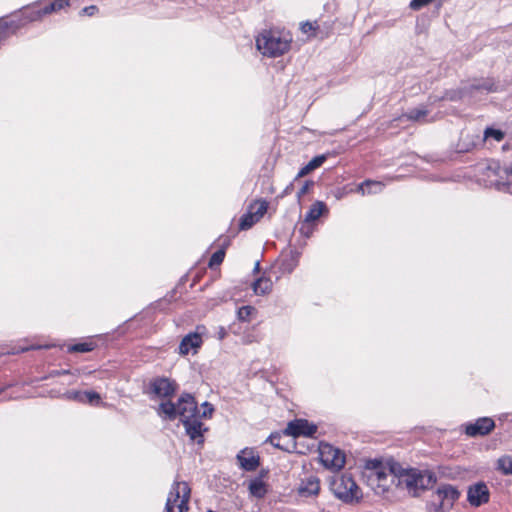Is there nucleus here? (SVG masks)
Masks as SVG:
<instances>
[{
	"instance_id": "1",
	"label": "nucleus",
	"mask_w": 512,
	"mask_h": 512,
	"mask_svg": "<svg viewBox=\"0 0 512 512\" xmlns=\"http://www.w3.org/2000/svg\"><path fill=\"white\" fill-rule=\"evenodd\" d=\"M366 477L368 485L376 494H384L391 484L403 486L413 495L428 489L436 482V476L428 470L405 467L390 459L386 462L370 461L367 465Z\"/></svg>"
},
{
	"instance_id": "2",
	"label": "nucleus",
	"mask_w": 512,
	"mask_h": 512,
	"mask_svg": "<svg viewBox=\"0 0 512 512\" xmlns=\"http://www.w3.org/2000/svg\"><path fill=\"white\" fill-rule=\"evenodd\" d=\"M292 36L279 29L263 30L256 38L257 49L267 57H279L289 51Z\"/></svg>"
},
{
	"instance_id": "3",
	"label": "nucleus",
	"mask_w": 512,
	"mask_h": 512,
	"mask_svg": "<svg viewBox=\"0 0 512 512\" xmlns=\"http://www.w3.org/2000/svg\"><path fill=\"white\" fill-rule=\"evenodd\" d=\"M70 6L69 0H37L21 7L27 24L41 22L44 17Z\"/></svg>"
},
{
	"instance_id": "4",
	"label": "nucleus",
	"mask_w": 512,
	"mask_h": 512,
	"mask_svg": "<svg viewBox=\"0 0 512 512\" xmlns=\"http://www.w3.org/2000/svg\"><path fill=\"white\" fill-rule=\"evenodd\" d=\"M330 489L345 503L358 502L362 498L360 488L349 474L335 475L330 481Z\"/></svg>"
},
{
	"instance_id": "5",
	"label": "nucleus",
	"mask_w": 512,
	"mask_h": 512,
	"mask_svg": "<svg viewBox=\"0 0 512 512\" xmlns=\"http://www.w3.org/2000/svg\"><path fill=\"white\" fill-rule=\"evenodd\" d=\"M187 411L186 406H180L177 402H172L171 399L161 401L156 409L158 416L163 420L174 421L179 418L185 428L186 435L192 441V413L187 415Z\"/></svg>"
},
{
	"instance_id": "6",
	"label": "nucleus",
	"mask_w": 512,
	"mask_h": 512,
	"mask_svg": "<svg viewBox=\"0 0 512 512\" xmlns=\"http://www.w3.org/2000/svg\"><path fill=\"white\" fill-rule=\"evenodd\" d=\"M191 489L187 482H174L165 504L166 512H185L189 510L188 501Z\"/></svg>"
},
{
	"instance_id": "7",
	"label": "nucleus",
	"mask_w": 512,
	"mask_h": 512,
	"mask_svg": "<svg viewBox=\"0 0 512 512\" xmlns=\"http://www.w3.org/2000/svg\"><path fill=\"white\" fill-rule=\"evenodd\" d=\"M179 389V385L173 379L165 376H157L150 379L146 394L149 395L151 400L162 399L168 400L174 397Z\"/></svg>"
},
{
	"instance_id": "8",
	"label": "nucleus",
	"mask_w": 512,
	"mask_h": 512,
	"mask_svg": "<svg viewBox=\"0 0 512 512\" xmlns=\"http://www.w3.org/2000/svg\"><path fill=\"white\" fill-rule=\"evenodd\" d=\"M214 413V407L208 402H203L200 407L194 404V442L203 445V434L209 430V427L200 419H210Z\"/></svg>"
},
{
	"instance_id": "9",
	"label": "nucleus",
	"mask_w": 512,
	"mask_h": 512,
	"mask_svg": "<svg viewBox=\"0 0 512 512\" xmlns=\"http://www.w3.org/2000/svg\"><path fill=\"white\" fill-rule=\"evenodd\" d=\"M28 26L22 9L19 8L9 15L0 17V33L5 40L18 33L19 30Z\"/></svg>"
},
{
	"instance_id": "10",
	"label": "nucleus",
	"mask_w": 512,
	"mask_h": 512,
	"mask_svg": "<svg viewBox=\"0 0 512 512\" xmlns=\"http://www.w3.org/2000/svg\"><path fill=\"white\" fill-rule=\"evenodd\" d=\"M319 458L328 469L340 470L345 464V454L329 443H320Z\"/></svg>"
},
{
	"instance_id": "11",
	"label": "nucleus",
	"mask_w": 512,
	"mask_h": 512,
	"mask_svg": "<svg viewBox=\"0 0 512 512\" xmlns=\"http://www.w3.org/2000/svg\"><path fill=\"white\" fill-rule=\"evenodd\" d=\"M465 434L469 437L486 436L495 428V421L490 417H480L474 422L464 425Z\"/></svg>"
},
{
	"instance_id": "12",
	"label": "nucleus",
	"mask_w": 512,
	"mask_h": 512,
	"mask_svg": "<svg viewBox=\"0 0 512 512\" xmlns=\"http://www.w3.org/2000/svg\"><path fill=\"white\" fill-rule=\"evenodd\" d=\"M490 491L485 482H477L468 487L467 501L473 507H479L489 501Z\"/></svg>"
},
{
	"instance_id": "13",
	"label": "nucleus",
	"mask_w": 512,
	"mask_h": 512,
	"mask_svg": "<svg viewBox=\"0 0 512 512\" xmlns=\"http://www.w3.org/2000/svg\"><path fill=\"white\" fill-rule=\"evenodd\" d=\"M489 170L500 178L492 182L496 189L512 194V164L504 168L496 164L495 167H489Z\"/></svg>"
},
{
	"instance_id": "14",
	"label": "nucleus",
	"mask_w": 512,
	"mask_h": 512,
	"mask_svg": "<svg viewBox=\"0 0 512 512\" xmlns=\"http://www.w3.org/2000/svg\"><path fill=\"white\" fill-rule=\"evenodd\" d=\"M317 427L310 424L305 419H296L288 423L284 430V434L287 436L299 437V436H313L316 433Z\"/></svg>"
},
{
	"instance_id": "15",
	"label": "nucleus",
	"mask_w": 512,
	"mask_h": 512,
	"mask_svg": "<svg viewBox=\"0 0 512 512\" xmlns=\"http://www.w3.org/2000/svg\"><path fill=\"white\" fill-rule=\"evenodd\" d=\"M192 268L189 269L188 272H190ZM188 274H185L181 279L180 283L173 289L171 292H169L167 295H165L162 299H158L154 303L151 304V307L154 310L159 311H166L168 310V305L171 304L173 301L177 302L178 299L182 297V288H183V281H186L188 278Z\"/></svg>"
},
{
	"instance_id": "16",
	"label": "nucleus",
	"mask_w": 512,
	"mask_h": 512,
	"mask_svg": "<svg viewBox=\"0 0 512 512\" xmlns=\"http://www.w3.org/2000/svg\"><path fill=\"white\" fill-rule=\"evenodd\" d=\"M236 459L239 467L245 471H255L260 465V458L252 448L242 449Z\"/></svg>"
},
{
	"instance_id": "17",
	"label": "nucleus",
	"mask_w": 512,
	"mask_h": 512,
	"mask_svg": "<svg viewBox=\"0 0 512 512\" xmlns=\"http://www.w3.org/2000/svg\"><path fill=\"white\" fill-rule=\"evenodd\" d=\"M297 491L302 497L317 496L320 492L319 478L315 475H308L302 478Z\"/></svg>"
},
{
	"instance_id": "18",
	"label": "nucleus",
	"mask_w": 512,
	"mask_h": 512,
	"mask_svg": "<svg viewBox=\"0 0 512 512\" xmlns=\"http://www.w3.org/2000/svg\"><path fill=\"white\" fill-rule=\"evenodd\" d=\"M436 497L440 506L449 507L459 498L458 490L449 484L440 485L436 490Z\"/></svg>"
},
{
	"instance_id": "19",
	"label": "nucleus",
	"mask_w": 512,
	"mask_h": 512,
	"mask_svg": "<svg viewBox=\"0 0 512 512\" xmlns=\"http://www.w3.org/2000/svg\"><path fill=\"white\" fill-rule=\"evenodd\" d=\"M327 212H328V209H327L326 204L322 201H316L314 204L311 205V207L307 211L304 221L306 223L314 222L320 216H322L324 213H327Z\"/></svg>"
},
{
	"instance_id": "20",
	"label": "nucleus",
	"mask_w": 512,
	"mask_h": 512,
	"mask_svg": "<svg viewBox=\"0 0 512 512\" xmlns=\"http://www.w3.org/2000/svg\"><path fill=\"white\" fill-rule=\"evenodd\" d=\"M384 184L380 181L365 180L360 183L357 187V191L362 195L365 194H377L382 192Z\"/></svg>"
},
{
	"instance_id": "21",
	"label": "nucleus",
	"mask_w": 512,
	"mask_h": 512,
	"mask_svg": "<svg viewBox=\"0 0 512 512\" xmlns=\"http://www.w3.org/2000/svg\"><path fill=\"white\" fill-rule=\"evenodd\" d=\"M272 281L267 277H260L253 282L252 288L256 295H266L272 290Z\"/></svg>"
},
{
	"instance_id": "22",
	"label": "nucleus",
	"mask_w": 512,
	"mask_h": 512,
	"mask_svg": "<svg viewBox=\"0 0 512 512\" xmlns=\"http://www.w3.org/2000/svg\"><path fill=\"white\" fill-rule=\"evenodd\" d=\"M249 492L256 498H263L267 492L266 485L260 478H255L249 483Z\"/></svg>"
},
{
	"instance_id": "23",
	"label": "nucleus",
	"mask_w": 512,
	"mask_h": 512,
	"mask_svg": "<svg viewBox=\"0 0 512 512\" xmlns=\"http://www.w3.org/2000/svg\"><path fill=\"white\" fill-rule=\"evenodd\" d=\"M96 348V344L92 341H81L74 344H70L67 347L69 353H87L91 352Z\"/></svg>"
},
{
	"instance_id": "24",
	"label": "nucleus",
	"mask_w": 512,
	"mask_h": 512,
	"mask_svg": "<svg viewBox=\"0 0 512 512\" xmlns=\"http://www.w3.org/2000/svg\"><path fill=\"white\" fill-rule=\"evenodd\" d=\"M93 407H105L107 403L103 402L100 393L94 390H86L84 394V403Z\"/></svg>"
},
{
	"instance_id": "25",
	"label": "nucleus",
	"mask_w": 512,
	"mask_h": 512,
	"mask_svg": "<svg viewBox=\"0 0 512 512\" xmlns=\"http://www.w3.org/2000/svg\"><path fill=\"white\" fill-rule=\"evenodd\" d=\"M428 114V110L424 106L416 107L411 109L403 117H406L408 120L423 122L425 117Z\"/></svg>"
},
{
	"instance_id": "26",
	"label": "nucleus",
	"mask_w": 512,
	"mask_h": 512,
	"mask_svg": "<svg viewBox=\"0 0 512 512\" xmlns=\"http://www.w3.org/2000/svg\"><path fill=\"white\" fill-rule=\"evenodd\" d=\"M268 209V203L264 200L257 201L249 207V212L253 214L255 219L260 220Z\"/></svg>"
},
{
	"instance_id": "27",
	"label": "nucleus",
	"mask_w": 512,
	"mask_h": 512,
	"mask_svg": "<svg viewBox=\"0 0 512 512\" xmlns=\"http://www.w3.org/2000/svg\"><path fill=\"white\" fill-rule=\"evenodd\" d=\"M225 246H222L221 248H219L217 251H215L209 262H208V266L209 268L211 269H215L217 268L224 260V257H225Z\"/></svg>"
},
{
	"instance_id": "28",
	"label": "nucleus",
	"mask_w": 512,
	"mask_h": 512,
	"mask_svg": "<svg viewBox=\"0 0 512 512\" xmlns=\"http://www.w3.org/2000/svg\"><path fill=\"white\" fill-rule=\"evenodd\" d=\"M497 468L506 475H512V457L506 455L499 458Z\"/></svg>"
},
{
	"instance_id": "29",
	"label": "nucleus",
	"mask_w": 512,
	"mask_h": 512,
	"mask_svg": "<svg viewBox=\"0 0 512 512\" xmlns=\"http://www.w3.org/2000/svg\"><path fill=\"white\" fill-rule=\"evenodd\" d=\"M256 312V309L252 306H242L237 311V318L239 321L249 322L251 316Z\"/></svg>"
},
{
	"instance_id": "30",
	"label": "nucleus",
	"mask_w": 512,
	"mask_h": 512,
	"mask_svg": "<svg viewBox=\"0 0 512 512\" xmlns=\"http://www.w3.org/2000/svg\"><path fill=\"white\" fill-rule=\"evenodd\" d=\"M259 220L255 219L253 214H251L249 211L241 216L240 222H239V228L241 230H247L250 229L255 223H257Z\"/></svg>"
},
{
	"instance_id": "31",
	"label": "nucleus",
	"mask_w": 512,
	"mask_h": 512,
	"mask_svg": "<svg viewBox=\"0 0 512 512\" xmlns=\"http://www.w3.org/2000/svg\"><path fill=\"white\" fill-rule=\"evenodd\" d=\"M192 350V331L188 332L182 339L179 345V353L187 355Z\"/></svg>"
},
{
	"instance_id": "32",
	"label": "nucleus",
	"mask_w": 512,
	"mask_h": 512,
	"mask_svg": "<svg viewBox=\"0 0 512 512\" xmlns=\"http://www.w3.org/2000/svg\"><path fill=\"white\" fill-rule=\"evenodd\" d=\"M84 394H85V391L70 390V391L65 392L64 397L68 400H72V401L83 404L84 403Z\"/></svg>"
},
{
	"instance_id": "33",
	"label": "nucleus",
	"mask_w": 512,
	"mask_h": 512,
	"mask_svg": "<svg viewBox=\"0 0 512 512\" xmlns=\"http://www.w3.org/2000/svg\"><path fill=\"white\" fill-rule=\"evenodd\" d=\"M485 139L494 138L496 141H501L504 138V133L501 130L487 128L484 132Z\"/></svg>"
},
{
	"instance_id": "34",
	"label": "nucleus",
	"mask_w": 512,
	"mask_h": 512,
	"mask_svg": "<svg viewBox=\"0 0 512 512\" xmlns=\"http://www.w3.org/2000/svg\"><path fill=\"white\" fill-rule=\"evenodd\" d=\"M204 330L205 328L203 326H197L196 329L194 330V354L197 353V349L202 344L201 335L203 334Z\"/></svg>"
},
{
	"instance_id": "35",
	"label": "nucleus",
	"mask_w": 512,
	"mask_h": 512,
	"mask_svg": "<svg viewBox=\"0 0 512 512\" xmlns=\"http://www.w3.org/2000/svg\"><path fill=\"white\" fill-rule=\"evenodd\" d=\"M50 347V345L19 346L17 349H15V351H13V354L23 353L30 350L49 349Z\"/></svg>"
},
{
	"instance_id": "36",
	"label": "nucleus",
	"mask_w": 512,
	"mask_h": 512,
	"mask_svg": "<svg viewBox=\"0 0 512 512\" xmlns=\"http://www.w3.org/2000/svg\"><path fill=\"white\" fill-rule=\"evenodd\" d=\"M325 160H326L325 155H319V156L314 157L312 160H310L308 162V165L310 166V168L312 170H315L318 167H320L325 162Z\"/></svg>"
},
{
	"instance_id": "37",
	"label": "nucleus",
	"mask_w": 512,
	"mask_h": 512,
	"mask_svg": "<svg viewBox=\"0 0 512 512\" xmlns=\"http://www.w3.org/2000/svg\"><path fill=\"white\" fill-rule=\"evenodd\" d=\"M178 405L185 406V404H192V393L183 392L176 401Z\"/></svg>"
},
{
	"instance_id": "38",
	"label": "nucleus",
	"mask_w": 512,
	"mask_h": 512,
	"mask_svg": "<svg viewBox=\"0 0 512 512\" xmlns=\"http://www.w3.org/2000/svg\"><path fill=\"white\" fill-rule=\"evenodd\" d=\"M432 1L433 0H411L409 6L412 10L417 11L423 8L424 6L428 5Z\"/></svg>"
},
{
	"instance_id": "39",
	"label": "nucleus",
	"mask_w": 512,
	"mask_h": 512,
	"mask_svg": "<svg viewBox=\"0 0 512 512\" xmlns=\"http://www.w3.org/2000/svg\"><path fill=\"white\" fill-rule=\"evenodd\" d=\"M313 181H305L302 187L297 192V198L300 200L310 189L311 186H313Z\"/></svg>"
},
{
	"instance_id": "40",
	"label": "nucleus",
	"mask_w": 512,
	"mask_h": 512,
	"mask_svg": "<svg viewBox=\"0 0 512 512\" xmlns=\"http://www.w3.org/2000/svg\"><path fill=\"white\" fill-rule=\"evenodd\" d=\"M98 7L96 5L86 6L81 9L80 15L93 16L98 12Z\"/></svg>"
},
{
	"instance_id": "41",
	"label": "nucleus",
	"mask_w": 512,
	"mask_h": 512,
	"mask_svg": "<svg viewBox=\"0 0 512 512\" xmlns=\"http://www.w3.org/2000/svg\"><path fill=\"white\" fill-rule=\"evenodd\" d=\"M313 170L310 168L308 164H306L304 167H302L299 172L297 173L296 177L294 178V181H298L300 178L306 176Z\"/></svg>"
},
{
	"instance_id": "42",
	"label": "nucleus",
	"mask_w": 512,
	"mask_h": 512,
	"mask_svg": "<svg viewBox=\"0 0 512 512\" xmlns=\"http://www.w3.org/2000/svg\"><path fill=\"white\" fill-rule=\"evenodd\" d=\"M281 436L280 434L278 433H275V434H271L270 437L268 438V441L274 446V447H277V448H282L279 440H280Z\"/></svg>"
},
{
	"instance_id": "43",
	"label": "nucleus",
	"mask_w": 512,
	"mask_h": 512,
	"mask_svg": "<svg viewBox=\"0 0 512 512\" xmlns=\"http://www.w3.org/2000/svg\"><path fill=\"white\" fill-rule=\"evenodd\" d=\"M296 181H292L289 185H287L285 187V189L283 190L282 194L280 195V197H284L286 195H289L292 193V191L294 190V184H295Z\"/></svg>"
},
{
	"instance_id": "44",
	"label": "nucleus",
	"mask_w": 512,
	"mask_h": 512,
	"mask_svg": "<svg viewBox=\"0 0 512 512\" xmlns=\"http://www.w3.org/2000/svg\"><path fill=\"white\" fill-rule=\"evenodd\" d=\"M475 89L477 90H480V89H483L487 92L489 91H493V88H492V84H488V83H483L481 85H476V86H473Z\"/></svg>"
},
{
	"instance_id": "45",
	"label": "nucleus",
	"mask_w": 512,
	"mask_h": 512,
	"mask_svg": "<svg viewBox=\"0 0 512 512\" xmlns=\"http://www.w3.org/2000/svg\"><path fill=\"white\" fill-rule=\"evenodd\" d=\"M65 374H69V370H65V369L53 370V371H51L50 376L55 377V376H60V375H65Z\"/></svg>"
},
{
	"instance_id": "46",
	"label": "nucleus",
	"mask_w": 512,
	"mask_h": 512,
	"mask_svg": "<svg viewBox=\"0 0 512 512\" xmlns=\"http://www.w3.org/2000/svg\"><path fill=\"white\" fill-rule=\"evenodd\" d=\"M510 418L512 420V414L511 413H503V414L499 415V417H498V419L500 421H507V420H510Z\"/></svg>"
},
{
	"instance_id": "47",
	"label": "nucleus",
	"mask_w": 512,
	"mask_h": 512,
	"mask_svg": "<svg viewBox=\"0 0 512 512\" xmlns=\"http://www.w3.org/2000/svg\"><path fill=\"white\" fill-rule=\"evenodd\" d=\"M296 263H293V264H286V261L283 262L282 266H283V269L284 270H287L289 272H291L294 267H295Z\"/></svg>"
},
{
	"instance_id": "48",
	"label": "nucleus",
	"mask_w": 512,
	"mask_h": 512,
	"mask_svg": "<svg viewBox=\"0 0 512 512\" xmlns=\"http://www.w3.org/2000/svg\"><path fill=\"white\" fill-rule=\"evenodd\" d=\"M226 334V330L223 327H221L218 331V338L222 340L226 337Z\"/></svg>"
},
{
	"instance_id": "49",
	"label": "nucleus",
	"mask_w": 512,
	"mask_h": 512,
	"mask_svg": "<svg viewBox=\"0 0 512 512\" xmlns=\"http://www.w3.org/2000/svg\"><path fill=\"white\" fill-rule=\"evenodd\" d=\"M15 384L14 383H8L6 385H4L3 387L0 388V395L6 391L8 388H11L13 387Z\"/></svg>"
},
{
	"instance_id": "50",
	"label": "nucleus",
	"mask_w": 512,
	"mask_h": 512,
	"mask_svg": "<svg viewBox=\"0 0 512 512\" xmlns=\"http://www.w3.org/2000/svg\"><path fill=\"white\" fill-rule=\"evenodd\" d=\"M446 97H447L448 99H450V100H456V99H458V98H459V99H460V98H462L463 96H462V95L457 96V95L454 93V94H451V95H450V94H447V96H446Z\"/></svg>"
},
{
	"instance_id": "51",
	"label": "nucleus",
	"mask_w": 512,
	"mask_h": 512,
	"mask_svg": "<svg viewBox=\"0 0 512 512\" xmlns=\"http://www.w3.org/2000/svg\"><path fill=\"white\" fill-rule=\"evenodd\" d=\"M259 266H260L259 262H256L255 270H258V269H259Z\"/></svg>"
}]
</instances>
